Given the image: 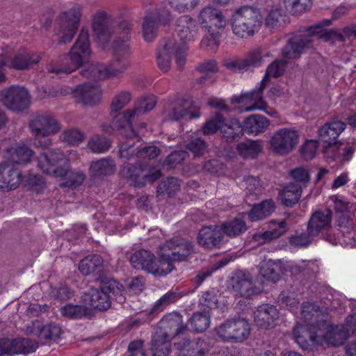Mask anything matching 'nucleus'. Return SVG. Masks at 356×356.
<instances>
[{"instance_id":"nucleus-1","label":"nucleus","mask_w":356,"mask_h":356,"mask_svg":"<svg viewBox=\"0 0 356 356\" xmlns=\"http://www.w3.org/2000/svg\"><path fill=\"white\" fill-rule=\"evenodd\" d=\"M322 312L316 305L305 303L301 309V323L293 330L295 341L300 348L312 350L318 345L339 346L350 334L356 336V315L350 316L346 327L319 321Z\"/></svg>"},{"instance_id":"nucleus-2","label":"nucleus","mask_w":356,"mask_h":356,"mask_svg":"<svg viewBox=\"0 0 356 356\" xmlns=\"http://www.w3.org/2000/svg\"><path fill=\"white\" fill-rule=\"evenodd\" d=\"M123 29V39H113L112 44L110 40L113 38L112 32L108 26V17L104 11H98L92 15V29L96 35V42L98 47L102 50L112 49L113 59L108 65L98 64L90 66V72H82L86 76L99 79L116 77L122 74L128 68V58L129 56L128 33L131 28V24L124 22L121 24Z\"/></svg>"},{"instance_id":"nucleus-3","label":"nucleus","mask_w":356,"mask_h":356,"mask_svg":"<svg viewBox=\"0 0 356 356\" xmlns=\"http://www.w3.org/2000/svg\"><path fill=\"white\" fill-rule=\"evenodd\" d=\"M193 250L194 245L191 241L176 237L165 241L159 247L157 259L149 251L141 250L132 254L130 262L135 268L161 277L172 270V262L186 259Z\"/></svg>"},{"instance_id":"nucleus-4","label":"nucleus","mask_w":356,"mask_h":356,"mask_svg":"<svg viewBox=\"0 0 356 356\" xmlns=\"http://www.w3.org/2000/svg\"><path fill=\"white\" fill-rule=\"evenodd\" d=\"M331 24L330 19L323 21L320 24L310 27L307 33L301 35L302 38H293L289 40L283 50V56L285 59H296L298 58L305 47H309V44L313 41L308 37L312 38H320L325 41L343 40L346 38H356V25H351L345 27L341 31L336 29H327L323 26H329Z\"/></svg>"},{"instance_id":"nucleus-5","label":"nucleus","mask_w":356,"mask_h":356,"mask_svg":"<svg viewBox=\"0 0 356 356\" xmlns=\"http://www.w3.org/2000/svg\"><path fill=\"white\" fill-rule=\"evenodd\" d=\"M77 156L74 151L70 152L67 156L58 151H47L38 156L37 165L43 172L64 179L62 186L76 187L83 183L85 175L81 172H69V163Z\"/></svg>"},{"instance_id":"nucleus-6","label":"nucleus","mask_w":356,"mask_h":356,"mask_svg":"<svg viewBox=\"0 0 356 356\" xmlns=\"http://www.w3.org/2000/svg\"><path fill=\"white\" fill-rule=\"evenodd\" d=\"M197 19L204 32L200 43L201 48L216 49L221 33L227 25V19L222 12L213 6H207L200 11Z\"/></svg>"},{"instance_id":"nucleus-7","label":"nucleus","mask_w":356,"mask_h":356,"mask_svg":"<svg viewBox=\"0 0 356 356\" xmlns=\"http://www.w3.org/2000/svg\"><path fill=\"white\" fill-rule=\"evenodd\" d=\"M131 99L130 94L127 92H123L117 95L113 99L111 110V115L115 119L110 124H104L102 129L107 133H112L115 130L120 131V134L126 138H134L136 136V131L133 129L131 124V120L140 109L127 110L122 113L116 114L118 111L125 106Z\"/></svg>"},{"instance_id":"nucleus-8","label":"nucleus","mask_w":356,"mask_h":356,"mask_svg":"<svg viewBox=\"0 0 356 356\" xmlns=\"http://www.w3.org/2000/svg\"><path fill=\"white\" fill-rule=\"evenodd\" d=\"M123 287L115 280L104 282L99 289H90L82 296L83 303L91 314L92 309L106 310L111 305V299L115 298L119 302H123L124 298Z\"/></svg>"},{"instance_id":"nucleus-9","label":"nucleus","mask_w":356,"mask_h":356,"mask_svg":"<svg viewBox=\"0 0 356 356\" xmlns=\"http://www.w3.org/2000/svg\"><path fill=\"white\" fill-rule=\"evenodd\" d=\"M260 10L254 6H243L234 10L231 17L233 33L239 38L252 35L262 22Z\"/></svg>"},{"instance_id":"nucleus-10","label":"nucleus","mask_w":356,"mask_h":356,"mask_svg":"<svg viewBox=\"0 0 356 356\" xmlns=\"http://www.w3.org/2000/svg\"><path fill=\"white\" fill-rule=\"evenodd\" d=\"M90 55L91 49L88 32L82 29L70 54L65 56V59H68L70 61V64L62 67L51 65L49 67L48 70L50 72L56 74L70 73L80 67L83 63L87 62Z\"/></svg>"},{"instance_id":"nucleus-11","label":"nucleus","mask_w":356,"mask_h":356,"mask_svg":"<svg viewBox=\"0 0 356 356\" xmlns=\"http://www.w3.org/2000/svg\"><path fill=\"white\" fill-rule=\"evenodd\" d=\"M176 31L180 41V44L177 42V47L179 49V52L177 51L176 63L179 67H181L186 62L187 44L194 41L197 37L198 27L195 19L188 15H184L177 22Z\"/></svg>"},{"instance_id":"nucleus-12","label":"nucleus","mask_w":356,"mask_h":356,"mask_svg":"<svg viewBox=\"0 0 356 356\" xmlns=\"http://www.w3.org/2000/svg\"><path fill=\"white\" fill-rule=\"evenodd\" d=\"M82 15V6L75 4L62 11L58 17V28L56 31L59 42H70L80 25Z\"/></svg>"},{"instance_id":"nucleus-13","label":"nucleus","mask_w":356,"mask_h":356,"mask_svg":"<svg viewBox=\"0 0 356 356\" xmlns=\"http://www.w3.org/2000/svg\"><path fill=\"white\" fill-rule=\"evenodd\" d=\"M300 141L298 131L291 127H282L270 136L268 145L270 151L277 155L286 156L292 152Z\"/></svg>"},{"instance_id":"nucleus-14","label":"nucleus","mask_w":356,"mask_h":356,"mask_svg":"<svg viewBox=\"0 0 356 356\" xmlns=\"http://www.w3.org/2000/svg\"><path fill=\"white\" fill-rule=\"evenodd\" d=\"M30 127L35 136V145L42 147L51 145L52 140L49 136L58 133L60 129L56 120L50 115L36 117L31 122Z\"/></svg>"},{"instance_id":"nucleus-15","label":"nucleus","mask_w":356,"mask_h":356,"mask_svg":"<svg viewBox=\"0 0 356 356\" xmlns=\"http://www.w3.org/2000/svg\"><path fill=\"white\" fill-rule=\"evenodd\" d=\"M216 332L223 341L243 342L250 336V326L243 318L229 319L218 327Z\"/></svg>"},{"instance_id":"nucleus-16","label":"nucleus","mask_w":356,"mask_h":356,"mask_svg":"<svg viewBox=\"0 0 356 356\" xmlns=\"http://www.w3.org/2000/svg\"><path fill=\"white\" fill-rule=\"evenodd\" d=\"M172 16L164 5H159L153 12L147 13L142 24L143 36L145 41H152L157 33L159 24H167Z\"/></svg>"},{"instance_id":"nucleus-17","label":"nucleus","mask_w":356,"mask_h":356,"mask_svg":"<svg viewBox=\"0 0 356 356\" xmlns=\"http://www.w3.org/2000/svg\"><path fill=\"white\" fill-rule=\"evenodd\" d=\"M264 89L261 87L260 83L258 88L250 92L242 93L238 97H233L232 98L233 108L247 112L254 110L264 111L268 115L275 116V111L269 112L266 111L267 108L266 103L262 96Z\"/></svg>"},{"instance_id":"nucleus-18","label":"nucleus","mask_w":356,"mask_h":356,"mask_svg":"<svg viewBox=\"0 0 356 356\" xmlns=\"http://www.w3.org/2000/svg\"><path fill=\"white\" fill-rule=\"evenodd\" d=\"M0 101L10 110L22 111L30 104V95L24 87L13 86L0 91Z\"/></svg>"},{"instance_id":"nucleus-19","label":"nucleus","mask_w":356,"mask_h":356,"mask_svg":"<svg viewBox=\"0 0 356 356\" xmlns=\"http://www.w3.org/2000/svg\"><path fill=\"white\" fill-rule=\"evenodd\" d=\"M121 173L134 186H143L146 182H154L161 176L159 170H148L142 168L140 165H124L121 170Z\"/></svg>"},{"instance_id":"nucleus-20","label":"nucleus","mask_w":356,"mask_h":356,"mask_svg":"<svg viewBox=\"0 0 356 356\" xmlns=\"http://www.w3.org/2000/svg\"><path fill=\"white\" fill-rule=\"evenodd\" d=\"M184 329L181 316L177 313H170L159 322L154 335L160 334L161 339L170 341L172 337L181 333Z\"/></svg>"},{"instance_id":"nucleus-21","label":"nucleus","mask_w":356,"mask_h":356,"mask_svg":"<svg viewBox=\"0 0 356 356\" xmlns=\"http://www.w3.org/2000/svg\"><path fill=\"white\" fill-rule=\"evenodd\" d=\"M1 57L2 58V65L16 70L26 69L33 65L37 64L40 60L38 54L25 49L20 50L14 56L4 54Z\"/></svg>"},{"instance_id":"nucleus-22","label":"nucleus","mask_w":356,"mask_h":356,"mask_svg":"<svg viewBox=\"0 0 356 356\" xmlns=\"http://www.w3.org/2000/svg\"><path fill=\"white\" fill-rule=\"evenodd\" d=\"M37 343L29 339H0V355L15 354H27L36 350Z\"/></svg>"},{"instance_id":"nucleus-23","label":"nucleus","mask_w":356,"mask_h":356,"mask_svg":"<svg viewBox=\"0 0 356 356\" xmlns=\"http://www.w3.org/2000/svg\"><path fill=\"white\" fill-rule=\"evenodd\" d=\"M22 181V174L6 161L0 163V191L8 192L17 188Z\"/></svg>"},{"instance_id":"nucleus-24","label":"nucleus","mask_w":356,"mask_h":356,"mask_svg":"<svg viewBox=\"0 0 356 356\" xmlns=\"http://www.w3.org/2000/svg\"><path fill=\"white\" fill-rule=\"evenodd\" d=\"M177 51L179 52V49L177 47L175 39L168 38L161 42L156 56L157 65L161 71L166 72L170 69L172 56L176 58Z\"/></svg>"},{"instance_id":"nucleus-25","label":"nucleus","mask_w":356,"mask_h":356,"mask_svg":"<svg viewBox=\"0 0 356 356\" xmlns=\"http://www.w3.org/2000/svg\"><path fill=\"white\" fill-rule=\"evenodd\" d=\"M33 152L22 143H14L8 147L4 154L5 161L9 164L22 165L31 160Z\"/></svg>"},{"instance_id":"nucleus-26","label":"nucleus","mask_w":356,"mask_h":356,"mask_svg":"<svg viewBox=\"0 0 356 356\" xmlns=\"http://www.w3.org/2000/svg\"><path fill=\"white\" fill-rule=\"evenodd\" d=\"M279 316V312L275 307L270 305H263L255 311L254 319L257 325L260 328L270 329L277 324Z\"/></svg>"},{"instance_id":"nucleus-27","label":"nucleus","mask_w":356,"mask_h":356,"mask_svg":"<svg viewBox=\"0 0 356 356\" xmlns=\"http://www.w3.org/2000/svg\"><path fill=\"white\" fill-rule=\"evenodd\" d=\"M75 100L84 105H93L99 101L102 90L97 85H80L72 90Z\"/></svg>"},{"instance_id":"nucleus-28","label":"nucleus","mask_w":356,"mask_h":356,"mask_svg":"<svg viewBox=\"0 0 356 356\" xmlns=\"http://www.w3.org/2000/svg\"><path fill=\"white\" fill-rule=\"evenodd\" d=\"M222 234L219 226H207L202 227L197 236V243L207 249H212L220 245Z\"/></svg>"},{"instance_id":"nucleus-29","label":"nucleus","mask_w":356,"mask_h":356,"mask_svg":"<svg viewBox=\"0 0 356 356\" xmlns=\"http://www.w3.org/2000/svg\"><path fill=\"white\" fill-rule=\"evenodd\" d=\"M192 104L189 101H177L165 111V115L169 120H179L182 118L193 119L200 116L193 111Z\"/></svg>"},{"instance_id":"nucleus-30","label":"nucleus","mask_w":356,"mask_h":356,"mask_svg":"<svg viewBox=\"0 0 356 356\" xmlns=\"http://www.w3.org/2000/svg\"><path fill=\"white\" fill-rule=\"evenodd\" d=\"M232 287L236 293L245 297H250L259 292V289L252 284L250 275L242 271L233 277Z\"/></svg>"},{"instance_id":"nucleus-31","label":"nucleus","mask_w":356,"mask_h":356,"mask_svg":"<svg viewBox=\"0 0 356 356\" xmlns=\"http://www.w3.org/2000/svg\"><path fill=\"white\" fill-rule=\"evenodd\" d=\"M332 211L330 209L314 212L308 224V232L312 236L318 235L321 231L328 228L331 225Z\"/></svg>"},{"instance_id":"nucleus-32","label":"nucleus","mask_w":356,"mask_h":356,"mask_svg":"<svg viewBox=\"0 0 356 356\" xmlns=\"http://www.w3.org/2000/svg\"><path fill=\"white\" fill-rule=\"evenodd\" d=\"M346 124L341 121H334L325 124L318 130L319 138L328 145H331L344 131Z\"/></svg>"},{"instance_id":"nucleus-33","label":"nucleus","mask_w":356,"mask_h":356,"mask_svg":"<svg viewBox=\"0 0 356 356\" xmlns=\"http://www.w3.org/2000/svg\"><path fill=\"white\" fill-rule=\"evenodd\" d=\"M339 226L341 236L335 243H339L346 247H355L356 233L353 230L354 223L353 220L348 218H342L339 220Z\"/></svg>"},{"instance_id":"nucleus-34","label":"nucleus","mask_w":356,"mask_h":356,"mask_svg":"<svg viewBox=\"0 0 356 356\" xmlns=\"http://www.w3.org/2000/svg\"><path fill=\"white\" fill-rule=\"evenodd\" d=\"M287 229L285 221H271L269 229L262 233H257L253 236V240L259 243H265L283 235Z\"/></svg>"},{"instance_id":"nucleus-35","label":"nucleus","mask_w":356,"mask_h":356,"mask_svg":"<svg viewBox=\"0 0 356 356\" xmlns=\"http://www.w3.org/2000/svg\"><path fill=\"white\" fill-rule=\"evenodd\" d=\"M270 124V120L264 115L254 114L245 119L243 127L244 131L257 136L265 132Z\"/></svg>"},{"instance_id":"nucleus-36","label":"nucleus","mask_w":356,"mask_h":356,"mask_svg":"<svg viewBox=\"0 0 356 356\" xmlns=\"http://www.w3.org/2000/svg\"><path fill=\"white\" fill-rule=\"evenodd\" d=\"M33 326L31 332L44 343L56 340L60 337L61 330L56 324L42 325L40 322H35Z\"/></svg>"},{"instance_id":"nucleus-37","label":"nucleus","mask_w":356,"mask_h":356,"mask_svg":"<svg viewBox=\"0 0 356 356\" xmlns=\"http://www.w3.org/2000/svg\"><path fill=\"white\" fill-rule=\"evenodd\" d=\"M302 194L301 187L294 183L286 185L280 193L282 203L286 207H292L300 200Z\"/></svg>"},{"instance_id":"nucleus-38","label":"nucleus","mask_w":356,"mask_h":356,"mask_svg":"<svg viewBox=\"0 0 356 356\" xmlns=\"http://www.w3.org/2000/svg\"><path fill=\"white\" fill-rule=\"evenodd\" d=\"M222 234L229 237H236L247 230V226L243 218L236 217L223 223L220 227Z\"/></svg>"},{"instance_id":"nucleus-39","label":"nucleus","mask_w":356,"mask_h":356,"mask_svg":"<svg viewBox=\"0 0 356 356\" xmlns=\"http://www.w3.org/2000/svg\"><path fill=\"white\" fill-rule=\"evenodd\" d=\"M115 169V165L113 161L102 159L92 162L89 172L93 177H101L112 174Z\"/></svg>"},{"instance_id":"nucleus-40","label":"nucleus","mask_w":356,"mask_h":356,"mask_svg":"<svg viewBox=\"0 0 356 356\" xmlns=\"http://www.w3.org/2000/svg\"><path fill=\"white\" fill-rule=\"evenodd\" d=\"M275 209L274 202L271 200H265L254 205L248 213L251 221L262 220L270 216Z\"/></svg>"},{"instance_id":"nucleus-41","label":"nucleus","mask_w":356,"mask_h":356,"mask_svg":"<svg viewBox=\"0 0 356 356\" xmlns=\"http://www.w3.org/2000/svg\"><path fill=\"white\" fill-rule=\"evenodd\" d=\"M236 149L244 159H252L262 150V145L258 140H247L239 143Z\"/></svg>"},{"instance_id":"nucleus-42","label":"nucleus","mask_w":356,"mask_h":356,"mask_svg":"<svg viewBox=\"0 0 356 356\" xmlns=\"http://www.w3.org/2000/svg\"><path fill=\"white\" fill-rule=\"evenodd\" d=\"M177 348L183 352V355L188 356H202L204 354L205 343L204 341H186L183 345L177 344Z\"/></svg>"},{"instance_id":"nucleus-43","label":"nucleus","mask_w":356,"mask_h":356,"mask_svg":"<svg viewBox=\"0 0 356 356\" xmlns=\"http://www.w3.org/2000/svg\"><path fill=\"white\" fill-rule=\"evenodd\" d=\"M243 131H244L243 127L236 119H232L225 123L222 122L220 125V132L222 137L227 140L234 139L236 136L241 134Z\"/></svg>"},{"instance_id":"nucleus-44","label":"nucleus","mask_w":356,"mask_h":356,"mask_svg":"<svg viewBox=\"0 0 356 356\" xmlns=\"http://www.w3.org/2000/svg\"><path fill=\"white\" fill-rule=\"evenodd\" d=\"M286 68V61L275 60L268 65L266 74L261 81V87L265 88L271 78L281 76Z\"/></svg>"},{"instance_id":"nucleus-45","label":"nucleus","mask_w":356,"mask_h":356,"mask_svg":"<svg viewBox=\"0 0 356 356\" xmlns=\"http://www.w3.org/2000/svg\"><path fill=\"white\" fill-rule=\"evenodd\" d=\"M102 263V258L99 255H90L81 261L79 270L83 275H88L100 267Z\"/></svg>"},{"instance_id":"nucleus-46","label":"nucleus","mask_w":356,"mask_h":356,"mask_svg":"<svg viewBox=\"0 0 356 356\" xmlns=\"http://www.w3.org/2000/svg\"><path fill=\"white\" fill-rule=\"evenodd\" d=\"M279 270L280 262L270 259L264 261L260 266V274L273 282L278 280Z\"/></svg>"},{"instance_id":"nucleus-47","label":"nucleus","mask_w":356,"mask_h":356,"mask_svg":"<svg viewBox=\"0 0 356 356\" xmlns=\"http://www.w3.org/2000/svg\"><path fill=\"white\" fill-rule=\"evenodd\" d=\"M211 318L209 311L204 309L202 312H196L191 318L193 329L198 332L206 330L210 325Z\"/></svg>"},{"instance_id":"nucleus-48","label":"nucleus","mask_w":356,"mask_h":356,"mask_svg":"<svg viewBox=\"0 0 356 356\" xmlns=\"http://www.w3.org/2000/svg\"><path fill=\"white\" fill-rule=\"evenodd\" d=\"M266 55L263 54L260 49L250 51L243 59L245 71L260 67L264 62Z\"/></svg>"},{"instance_id":"nucleus-49","label":"nucleus","mask_w":356,"mask_h":356,"mask_svg":"<svg viewBox=\"0 0 356 356\" xmlns=\"http://www.w3.org/2000/svg\"><path fill=\"white\" fill-rule=\"evenodd\" d=\"M60 312L63 316L70 318H81L84 316H89V312L85 305H74L67 304L61 307Z\"/></svg>"},{"instance_id":"nucleus-50","label":"nucleus","mask_w":356,"mask_h":356,"mask_svg":"<svg viewBox=\"0 0 356 356\" xmlns=\"http://www.w3.org/2000/svg\"><path fill=\"white\" fill-rule=\"evenodd\" d=\"M170 343L167 340L161 339V335H154L152 338V356H168Z\"/></svg>"},{"instance_id":"nucleus-51","label":"nucleus","mask_w":356,"mask_h":356,"mask_svg":"<svg viewBox=\"0 0 356 356\" xmlns=\"http://www.w3.org/2000/svg\"><path fill=\"white\" fill-rule=\"evenodd\" d=\"M286 9L293 15H300L309 8L310 0H284Z\"/></svg>"},{"instance_id":"nucleus-52","label":"nucleus","mask_w":356,"mask_h":356,"mask_svg":"<svg viewBox=\"0 0 356 356\" xmlns=\"http://www.w3.org/2000/svg\"><path fill=\"white\" fill-rule=\"evenodd\" d=\"M110 142L106 138L95 135L92 136L88 143V147L93 152L102 153L108 150Z\"/></svg>"},{"instance_id":"nucleus-53","label":"nucleus","mask_w":356,"mask_h":356,"mask_svg":"<svg viewBox=\"0 0 356 356\" xmlns=\"http://www.w3.org/2000/svg\"><path fill=\"white\" fill-rule=\"evenodd\" d=\"M170 6L179 13H185L194 9L200 0H168Z\"/></svg>"},{"instance_id":"nucleus-54","label":"nucleus","mask_w":356,"mask_h":356,"mask_svg":"<svg viewBox=\"0 0 356 356\" xmlns=\"http://www.w3.org/2000/svg\"><path fill=\"white\" fill-rule=\"evenodd\" d=\"M61 139L70 145H79L83 140V135L78 129H69L62 134Z\"/></svg>"},{"instance_id":"nucleus-55","label":"nucleus","mask_w":356,"mask_h":356,"mask_svg":"<svg viewBox=\"0 0 356 356\" xmlns=\"http://www.w3.org/2000/svg\"><path fill=\"white\" fill-rule=\"evenodd\" d=\"M318 147V144L316 140H307L302 145L300 153L305 159H312L316 155Z\"/></svg>"},{"instance_id":"nucleus-56","label":"nucleus","mask_w":356,"mask_h":356,"mask_svg":"<svg viewBox=\"0 0 356 356\" xmlns=\"http://www.w3.org/2000/svg\"><path fill=\"white\" fill-rule=\"evenodd\" d=\"M187 147L195 156H198L204 153L206 149V145L202 140L195 135L187 143Z\"/></svg>"},{"instance_id":"nucleus-57","label":"nucleus","mask_w":356,"mask_h":356,"mask_svg":"<svg viewBox=\"0 0 356 356\" xmlns=\"http://www.w3.org/2000/svg\"><path fill=\"white\" fill-rule=\"evenodd\" d=\"M222 116L220 114H216L212 119L208 120L203 128V133L205 135L213 134L216 133L222 124Z\"/></svg>"},{"instance_id":"nucleus-58","label":"nucleus","mask_w":356,"mask_h":356,"mask_svg":"<svg viewBox=\"0 0 356 356\" xmlns=\"http://www.w3.org/2000/svg\"><path fill=\"white\" fill-rule=\"evenodd\" d=\"M283 21V14L280 9L275 8L272 9L266 20V26L273 28L276 27L281 24V22Z\"/></svg>"},{"instance_id":"nucleus-59","label":"nucleus","mask_w":356,"mask_h":356,"mask_svg":"<svg viewBox=\"0 0 356 356\" xmlns=\"http://www.w3.org/2000/svg\"><path fill=\"white\" fill-rule=\"evenodd\" d=\"M337 151V156L341 157L343 161H349L354 152V148L348 144L339 143L337 147H333L332 150Z\"/></svg>"},{"instance_id":"nucleus-60","label":"nucleus","mask_w":356,"mask_h":356,"mask_svg":"<svg viewBox=\"0 0 356 356\" xmlns=\"http://www.w3.org/2000/svg\"><path fill=\"white\" fill-rule=\"evenodd\" d=\"M177 298L174 292H168L164 294L154 305V310L159 311L163 309L167 305L173 302Z\"/></svg>"},{"instance_id":"nucleus-61","label":"nucleus","mask_w":356,"mask_h":356,"mask_svg":"<svg viewBox=\"0 0 356 356\" xmlns=\"http://www.w3.org/2000/svg\"><path fill=\"white\" fill-rule=\"evenodd\" d=\"M291 176L296 181L307 183L310 180V174L307 169L297 168L291 172Z\"/></svg>"},{"instance_id":"nucleus-62","label":"nucleus","mask_w":356,"mask_h":356,"mask_svg":"<svg viewBox=\"0 0 356 356\" xmlns=\"http://www.w3.org/2000/svg\"><path fill=\"white\" fill-rule=\"evenodd\" d=\"M328 204L330 207H333L337 212H345L348 209V203L339 196H332L330 197Z\"/></svg>"},{"instance_id":"nucleus-63","label":"nucleus","mask_w":356,"mask_h":356,"mask_svg":"<svg viewBox=\"0 0 356 356\" xmlns=\"http://www.w3.org/2000/svg\"><path fill=\"white\" fill-rule=\"evenodd\" d=\"M279 301L282 305H285L291 311H294L297 308L298 301L295 297L293 293L286 295L284 293H282L279 296Z\"/></svg>"},{"instance_id":"nucleus-64","label":"nucleus","mask_w":356,"mask_h":356,"mask_svg":"<svg viewBox=\"0 0 356 356\" xmlns=\"http://www.w3.org/2000/svg\"><path fill=\"white\" fill-rule=\"evenodd\" d=\"M310 242L309 238L305 234H296L289 239L290 244L298 248L306 247Z\"/></svg>"}]
</instances>
